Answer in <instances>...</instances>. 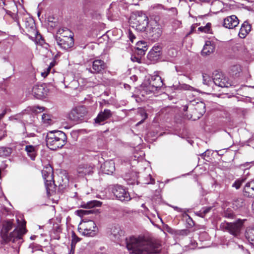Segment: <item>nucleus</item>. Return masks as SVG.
<instances>
[{"mask_svg":"<svg viewBox=\"0 0 254 254\" xmlns=\"http://www.w3.org/2000/svg\"><path fill=\"white\" fill-rule=\"evenodd\" d=\"M17 223L13 231L9 235L8 232L14 226V220H9L3 223L2 229V238L6 242H11V246L15 249L19 248L22 244V236L26 233V221L22 218L16 219Z\"/></svg>","mask_w":254,"mask_h":254,"instance_id":"f257e3e1","label":"nucleus"},{"mask_svg":"<svg viewBox=\"0 0 254 254\" xmlns=\"http://www.w3.org/2000/svg\"><path fill=\"white\" fill-rule=\"evenodd\" d=\"M126 248L130 254H153L158 252L159 246H154L151 242L143 237H130L125 239Z\"/></svg>","mask_w":254,"mask_h":254,"instance_id":"f03ea898","label":"nucleus"},{"mask_svg":"<svg viewBox=\"0 0 254 254\" xmlns=\"http://www.w3.org/2000/svg\"><path fill=\"white\" fill-rule=\"evenodd\" d=\"M66 141V134L61 131L50 132L46 137L47 145L53 150L62 148L65 144Z\"/></svg>","mask_w":254,"mask_h":254,"instance_id":"7ed1b4c3","label":"nucleus"},{"mask_svg":"<svg viewBox=\"0 0 254 254\" xmlns=\"http://www.w3.org/2000/svg\"><path fill=\"white\" fill-rule=\"evenodd\" d=\"M59 35L56 38L58 45L64 50H68L74 44L72 32L67 28H60L57 31Z\"/></svg>","mask_w":254,"mask_h":254,"instance_id":"20e7f679","label":"nucleus"},{"mask_svg":"<svg viewBox=\"0 0 254 254\" xmlns=\"http://www.w3.org/2000/svg\"><path fill=\"white\" fill-rule=\"evenodd\" d=\"M131 27L138 31H144L148 24L147 15L141 11H138L130 18Z\"/></svg>","mask_w":254,"mask_h":254,"instance_id":"39448f33","label":"nucleus"},{"mask_svg":"<svg viewBox=\"0 0 254 254\" xmlns=\"http://www.w3.org/2000/svg\"><path fill=\"white\" fill-rule=\"evenodd\" d=\"M163 85L161 77L158 75H154L148 81L143 83V91L147 94L155 93Z\"/></svg>","mask_w":254,"mask_h":254,"instance_id":"423d86ee","label":"nucleus"},{"mask_svg":"<svg viewBox=\"0 0 254 254\" xmlns=\"http://www.w3.org/2000/svg\"><path fill=\"white\" fill-rule=\"evenodd\" d=\"M78 229L79 233L83 236L94 237L96 235L98 229L93 220L83 219L80 223Z\"/></svg>","mask_w":254,"mask_h":254,"instance_id":"0eeeda50","label":"nucleus"},{"mask_svg":"<svg viewBox=\"0 0 254 254\" xmlns=\"http://www.w3.org/2000/svg\"><path fill=\"white\" fill-rule=\"evenodd\" d=\"M244 220L239 219L234 222H225L221 224V228L223 231L227 232L235 237H238L243 228Z\"/></svg>","mask_w":254,"mask_h":254,"instance_id":"6e6552de","label":"nucleus"},{"mask_svg":"<svg viewBox=\"0 0 254 254\" xmlns=\"http://www.w3.org/2000/svg\"><path fill=\"white\" fill-rule=\"evenodd\" d=\"M17 23L19 26L22 24L28 31L32 32L34 35L37 34V31L35 30L34 21L29 15H24L21 17H19Z\"/></svg>","mask_w":254,"mask_h":254,"instance_id":"1a4fd4ad","label":"nucleus"},{"mask_svg":"<svg viewBox=\"0 0 254 254\" xmlns=\"http://www.w3.org/2000/svg\"><path fill=\"white\" fill-rule=\"evenodd\" d=\"M42 176L45 181V186L48 193H50V187H52L54 184L53 171L51 166H46L42 170Z\"/></svg>","mask_w":254,"mask_h":254,"instance_id":"9d476101","label":"nucleus"},{"mask_svg":"<svg viewBox=\"0 0 254 254\" xmlns=\"http://www.w3.org/2000/svg\"><path fill=\"white\" fill-rule=\"evenodd\" d=\"M28 92L37 99L45 98L48 93V89L45 84L34 85L32 89H29Z\"/></svg>","mask_w":254,"mask_h":254,"instance_id":"9b49d317","label":"nucleus"},{"mask_svg":"<svg viewBox=\"0 0 254 254\" xmlns=\"http://www.w3.org/2000/svg\"><path fill=\"white\" fill-rule=\"evenodd\" d=\"M213 82L217 86L220 87H229L231 86L228 78L221 72H218L214 74Z\"/></svg>","mask_w":254,"mask_h":254,"instance_id":"f8f14e48","label":"nucleus"},{"mask_svg":"<svg viewBox=\"0 0 254 254\" xmlns=\"http://www.w3.org/2000/svg\"><path fill=\"white\" fill-rule=\"evenodd\" d=\"M114 195L122 201H128L131 197L126 190L121 186H116L113 189Z\"/></svg>","mask_w":254,"mask_h":254,"instance_id":"ddd939ff","label":"nucleus"},{"mask_svg":"<svg viewBox=\"0 0 254 254\" xmlns=\"http://www.w3.org/2000/svg\"><path fill=\"white\" fill-rule=\"evenodd\" d=\"M87 112L84 107H79L73 109L69 114L70 120L74 122H78L86 115Z\"/></svg>","mask_w":254,"mask_h":254,"instance_id":"4468645a","label":"nucleus"},{"mask_svg":"<svg viewBox=\"0 0 254 254\" xmlns=\"http://www.w3.org/2000/svg\"><path fill=\"white\" fill-rule=\"evenodd\" d=\"M239 20L234 15L229 16L224 19L223 26L226 28L233 29L238 26Z\"/></svg>","mask_w":254,"mask_h":254,"instance_id":"2eb2a0df","label":"nucleus"},{"mask_svg":"<svg viewBox=\"0 0 254 254\" xmlns=\"http://www.w3.org/2000/svg\"><path fill=\"white\" fill-rule=\"evenodd\" d=\"M111 235L112 239L120 242L124 237V232L119 225H116L111 228Z\"/></svg>","mask_w":254,"mask_h":254,"instance_id":"dca6fc26","label":"nucleus"},{"mask_svg":"<svg viewBox=\"0 0 254 254\" xmlns=\"http://www.w3.org/2000/svg\"><path fill=\"white\" fill-rule=\"evenodd\" d=\"M93 166L91 165L83 164L78 166L77 172L79 176H84L92 173L93 172Z\"/></svg>","mask_w":254,"mask_h":254,"instance_id":"f3484780","label":"nucleus"},{"mask_svg":"<svg viewBox=\"0 0 254 254\" xmlns=\"http://www.w3.org/2000/svg\"><path fill=\"white\" fill-rule=\"evenodd\" d=\"M112 114L109 109H105L103 112H100L95 119V122L98 124L104 122L111 117Z\"/></svg>","mask_w":254,"mask_h":254,"instance_id":"a211bd4d","label":"nucleus"},{"mask_svg":"<svg viewBox=\"0 0 254 254\" xmlns=\"http://www.w3.org/2000/svg\"><path fill=\"white\" fill-rule=\"evenodd\" d=\"M243 192L246 196L254 197V180L250 181L245 185Z\"/></svg>","mask_w":254,"mask_h":254,"instance_id":"6ab92c4d","label":"nucleus"},{"mask_svg":"<svg viewBox=\"0 0 254 254\" xmlns=\"http://www.w3.org/2000/svg\"><path fill=\"white\" fill-rule=\"evenodd\" d=\"M161 28L159 26L153 27L148 32V37L153 41H156L161 36Z\"/></svg>","mask_w":254,"mask_h":254,"instance_id":"aec40b11","label":"nucleus"},{"mask_svg":"<svg viewBox=\"0 0 254 254\" xmlns=\"http://www.w3.org/2000/svg\"><path fill=\"white\" fill-rule=\"evenodd\" d=\"M161 55V47L160 46H155L148 54V58L150 60H156Z\"/></svg>","mask_w":254,"mask_h":254,"instance_id":"412c9836","label":"nucleus"},{"mask_svg":"<svg viewBox=\"0 0 254 254\" xmlns=\"http://www.w3.org/2000/svg\"><path fill=\"white\" fill-rule=\"evenodd\" d=\"M106 67L105 62L101 60H95L93 62L92 69L95 73H99Z\"/></svg>","mask_w":254,"mask_h":254,"instance_id":"4be33fe9","label":"nucleus"},{"mask_svg":"<svg viewBox=\"0 0 254 254\" xmlns=\"http://www.w3.org/2000/svg\"><path fill=\"white\" fill-rule=\"evenodd\" d=\"M191 105L195 106L194 109L200 116H202L206 111L205 104L203 102H198L195 101H192L190 102L189 106Z\"/></svg>","mask_w":254,"mask_h":254,"instance_id":"5701e85b","label":"nucleus"},{"mask_svg":"<svg viewBox=\"0 0 254 254\" xmlns=\"http://www.w3.org/2000/svg\"><path fill=\"white\" fill-rule=\"evenodd\" d=\"M215 46L211 42L207 41L205 42L201 54L203 56H207L214 52Z\"/></svg>","mask_w":254,"mask_h":254,"instance_id":"b1692460","label":"nucleus"},{"mask_svg":"<svg viewBox=\"0 0 254 254\" xmlns=\"http://www.w3.org/2000/svg\"><path fill=\"white\" fill-rule=\"evenodd\" d=\"M251 26L247 22H245L242 25L240 32L239 33V36L241 38H244L246 35L251 31Z\"/></svg>","mask_w":254,"mask_h":254,"instance_id":"393cba45","label":"nucleus"},{"mask_svg":"<svg viewBox=\"0 0 254 254\" xmlns=\"http://www.w3.org/2000/svg\"><path fill=\"white\" fill-rule=\"evenodd\" d=\"M115 170L114 163L112 161H106L103 165V171L105 174H111Z\"/></svg>","mask_w":254,"mask_h":254,"instance_id":"a878e982","label":"nucleus"},{"mask_svg":"<svg viewBox=\"0 0 254 254\" xmlns=\"http://www.w3.org/2000/svg\"><path fill=\"white\" fill-rule=\"evenodd\" d=\"M245 237L247 240L254 246V228L248 227L245 231Z\"/></svg>","mask_w":254,"mask_h":254,"instance_id":"bb28decb","label":"nucleus"},{"mask_svg":"<svg viewBox=\"0 0 254 254\" xmlns=\"http://www.w3.org/2000/svg\"><path fill=\"white\" fill-rule=\"evenodd\" d=\"M25 151L27 155L30 157L32 160H34L37 155V150L36 147L33 145H26L25 147Z\"/></svg>","mask_w":254,"mask_h":254,"instance_id":"cd10ccee","label":"nucleus"},{"mask_svg":"<svg viewBox=\"0 0 254 254\" xmlns=\"http://www.w3.org/2000/svg\"><path fill=\"white\" fill-rule=\"evenodd\" d=\"M101 203L97 200H92L87 202V203L83 202L81 207L85 208H90L95 206H100Z\"/></svg>","mask_w":254,"mask_h":254,"instance_id":"c85d7f7f","label":"nucleus"},{"mask_svg":"<svg viewBox=\"0 0 254 254\" xmlns=\"http://www.w3.org/2000/svg\"><path fill=\"white\" fill-rule=\"evenodd\" d=\"M44 108L40 106H29L27 108L26 111L28 113H40L44 111Z\"/></svg>","mask_w":254,"mask_h":254,"instance_id":"c756f323","label":"nucleus"},{"mask_svg":"<svg viewBox=\"0 0 254 254\" xmlns=\"http://www.w3.org/2000/svg\"><path fill=\"white\" fill-rule=\"evenodd\" d=\"M245 204L244 200L242 198H239L235 200L233 203V208L235 209H239L243 206H244Z\"/></svg>","mask_w":254,"mask_h":254,"instance_id":"7c9ffc66","label":"nucleus"},{"mask_svg":"<svg viewBox=\"0 0 254 254\" xmlns=\"http://www.w3.org/2000/svg\"><path fill=\"white\" fill-rule=\"evenodd\" d=\"M94 210H86L79 209V210H76L75 212V213L77 215L79 216V217H83V216H84L85 215H88L90 214H92L94 213Z\"/></svg>","mask_w":254,"mask_h":254,"instance_id":"2f4dec72","label":"nucleus"},{"mask_svg":"<svg viewBox=\"0 0 254 254\" xmlns=\"http://www.w3.org/2000/svg\"><path fill=\"white\" fill-rule=\"evenodd\" d=\"M147 50L146 46H142L141 48L137 47L135 51V53L137 56L141 57L142 56L144 55L145 52Z\"/></svg>","mask_w":254,"mask_h":254,"instance_id":"473e14b6","label":"nucleus"},{"mask_svg":"<svg viewBox=\"0 0 254 254\" xmlns=\"http://www.w3.org/2000/svg\"><path fill=\"white\" fill-rule=\"evenodd\" d=\"M211 26V24L210 23H207L205 26L199 27L198 30L204 33H210Z\"/></svg>","mask_w":254,"mask_h":254,"instance_id":"72a5a7b5","label":"nucleus"},{"mask_svg":"<svg viewBox=\"0 0 254 254\" xmlns=\"http://www.w3.org/2000/svg\"><path fill=\"white\" fill-rule=\"evenodd\" d=\"M71 237V247H72V249H73L75 248L76 244L80 241V239L78 237L74 232H72Z\"/></svg>","mask_w":254,"mask_h":254,"instance_id":"f704fd0d","label":"nucleus"},{"mask_svg":"<svg viewBox=\"0 0 254 254\" xmlns=\"http://www.w3.org/2000/svg\"><path fill=\"white\" fill-rule=\"evenodd\" d=\"M241 67L240 65L238 64L232 66L231 68V73L233 75H235L239 73L241 71Z\"/></svg>","mask_w":254,"mask_h":254,"instance_id":"c9c22d12","label":"nucleus"},{"mask_svg":"<svg viewBox=\"0 0 254 254\" xmlns=\"http://www.w3.org/2000/svg\"><path fill=\"white\" fill-rule=\"evenodd\" d=\"M138 112L142 117V119L137 124V125L142 124L144 122V121L147 118V114L145 112L144 109H139L138 110Z\"/></svg>","mask_w":254,"mask_h":254,"instance_id":"e433bc0d","label":"nucleus"},{"mask_svg":"<svg viewBox=\"0 0 254 254\" xmlns=\"http://www.w3.org/2000/svg\"><path fill=\"white\" fill-rule=\"evenodd\" d=\"M203 83L204 84L210 85L213 82V79H212L207 74L203 75Z\"/></svg>","mask_w":254,"mask_h":254,"instance_id":"4c0bfd02","label":"nucleus"},{"mask_svg":"<svg viewBox=\"0 0 254 254\" xmlns=\"http://www.w3.org/2000/svg\"><path fill=\"white\" fill-rule=\"evenodd\" d=\"M42 119L43 123L46 125H50L51 123V117L48 114H44L42 115Z\"/></svg>","mask_w":254,"mask_h":254,"instance_id":"58836bf2","label":"nucleus"},{"mask_svg":"<svg viewBox=\"0 0 254 254\" xmlns=\"http://www.w3.org/2000/svg\"><path fill=\"white\" fill-rule=\"evenodd\" d=\"M243 182V180H238L235 182V183L233 184V187L236 188V189H238L240 188Z\"/></svg>","mask_w":254,"mask_h":254,"instance_id":"ea45409f","label":"nucleus"},{"mask_svg":"<svg viewBox=\"0 0 254 254\" xmlns=\"http://www.w3.org/2000/svg\"><path fill=\"white\" fill-rule=\"evenodd\" d=\"M135 53L134 55H132L131 57V59L132 60V61H133V62H137L138 63H141V58L140 57L137 56H136L135 55Z\"/></svg>","mask_w":254,"mask_h":254,"instance_id":"a19ab883","label":"nucleus"},{"mask_svg":"<svg viewBox=\"0 0 254 254\" xmlns=\"http://www.w3.org/2000/svg\"><path fill=\"white\" fill-rule=\"evenodd\" d=\"M51 69H50V67H47L44 71L41 72V75L43 77H46L47 76V75L50 73V71H51Z\"/></svg>","mask_w":254,"mask_h":254,"instance_id":"79ce46f5","label":"nucleus"},{"mask_svg":"<svg viewBox=\"0 0 254 254\" xmlns=\"http://www.w3.org/2000/svg\"><path fill=\"white\" fill-rule=\"evenodd\" d=\"M211 209V207H207L205 208H203L201 210L202 211V213L204 214V216L206 215L207 213L210 212Z\"/></svg>","mask_w":254,"mask_h":254,"instance_id":"37998d69","label":"nucleus"},{"mask_svg":"<svg viewBox=\"0 0 254 254\" xmlns=\"http://www.w3.org/2000/svg\"><path fill=\"white\" fill-rule=\"evenodd\" d=\"M128 37L131 42H133V40L135 38V37L134 35V34L130 30L128 32Z\"/></svg>","mask_w":254,"mask_h":254,"instance_id":"c03bdc74","label":"nucleus"},{"mask_svg":"<svg viewBox=\"0 0 254 254\" xmlns=\"http://www.w3.org/2000/svg\"><path fill=\"white\" fill-rule=\"evenodd\" d=\"M189 231L188 230H182L179 231L178 234L182 235H188Z\"/></svg>","mask_w":254,"mask_h":254,"instance_id":"a18cd8bd","label":"nucleus"},{"mask_svg":"<svg viewBox=\"0 0 254 254\" xmlns=\"http://www.w3.org/2000/svg\"><path fill=\"white\" fill-rule=\"evenodd\" d=\"M197 26V24H192L190 27V34L193 33L195 30V29L196 28Z\"/></svg>","mask_w":254,"mask_h":254,"instance_id":"49530a36","label":"nucleus"},{"mask_svg":"<svg viewBox=\"0 0 254 254\" xmlns=\"http://www.w3.org/2000/svg\"><path fill=\"white\" fill-rule=\"evenodd\" d=\"M137 47H139L141 48L142 46H146V44L145 42L143 41H138L136 44Z\"/></svg>","mask_w":254,"mask_h":254,"instance_id":"de8ad7c7","label":"nucleus"},{"mask_svg":"<svg viewBox=\"0 0 254 254\" xmlns=\"http://www.w3.org/2000/svg\"><path fill=\"white\" fill-rule=\"evenodd\" d=\"M154 8H158V9H166L164 6L161 4H156L154 6Z\"/></svg>","mask_w":254,"mask_h":254,"instance_id":"09e8293b","label":"nucleus"},{"mask_svg":"<svg viewBox=\"0 0 254 254\" xmlns=\"http://www.w3.org/2000/svg\"><path fill=\"white\" fill-rule=\"evenodd\" d=\"M148 177L149 178L150 181L149 182H145V184H154V180L151 178V175H149L148 176Z\"/></svg>","mask_w":254,"mask_h":254,"instance_id":"8fccbe9b","label":"nucleus"},{"mask_svg":"<svg viewBox=\"0 0 254 254\" xmlns=\"http://www.w3.org/2000/svg\"><path fill=\"white\" fill-rule=\"evenodd\" d=\"M239 248L241 249L243 252L245 254H250V253L247 250H244V247L243 246H238Z\"/></svg>","mask_w":254,"mask_h":254,"instance_id":"3c124183","label":"nucleus"},{"mask_svg":"<svg viewBox=\"0 0 254 254\" xmlns=\"http://www.w3.org/2000/svg\"><path fill=\"white\" fill-rule=\"evenodd\" d=\"M196 214L197 216H200V217H202V218H203V217H205V216H204V214H203V213H202V210H200V211H198V212H196Z\"/></svg>","mask_w":254,"mask_h":254,"instance_id":"603ef678","label":"nucleus"},{"mask_svg":"<svg viewBox=\"0 0 254 254\" xmlns=\"http://www.w3.org/2000/svg\"><path fill=\"white\" fill-rule=\"evenodd\" d=\"M225 215L226 217L230 218H233V216H234V215L233 213H227V212L225 213Z\"/></svg>","mask_w":254,"mask_h":254,"instance_id":"864d4df0","label":"nucleus"},{"mask_svg":"<svg viewBox=\"0 0 254 254\" xmlns=\"http://www.w3.org/2000/svg\"><path fill=\"white\" fill-rule=\"evenodd\" d=\"M56 64V61L55 60H53L52 62L50 63V65L48 66V67H50L51 69L53 67H54Z\"/></svg>","mask_w":254,"mask_h":254,"instance_id":"5fc2aeb1","label":"nucleus"},{"mask_svg":"<svg viewBox=\"0 0 254 254\" xmlns=\"http://www.w3.org/2000/svg\"><path fill=\"white\" fill-rule=\"evenodd\" d=\"M114 5H115L114 4H112L111 5V6H110V7L109 8V9L108 10H109V12H110V13H112V11L113 10V8H114Z\"/></svg>","mask_w":254,"mask_h":254,"instance_id":"6e6d98bb","label":"nucleus"},{"mask_svg":"<svg viewBox=\"0 0 254 254\" xmlns=\"http://www.w3.org/2000/svg\"><path fill=\"white\" fill-rule=\"evenodd\" d=\"M6 113V111L4 110L3 111V112L0 114V120L3 117V116L5 115Z\"/></svg>","mask_w":254,"mask_h":254,"instance_id":"4d7b16f0","label":"nucleus"},{"mask_svg":"<svg viewBox=\"0 0 254 254\" xmlns=\"http://www.w3.org/2000/svg\"><path fill=\"white\" fill-rule=\"evenodd\" d=\"M185 88L186 89H188V90H191V89H193V88L192 87H191L188 85H185Z\"/></svg>","mask_w":254,"mask_h":254,"instance_id":"13d9d810","label":"nucleus"},{"mask_svg":"<svg viewBox=\"0 0 254 254\" xmlns=\"http://www.w3.org/2000/svg\"><path fill=\"white\" fill-rule=\"evenodd\" d=\"M74 250H75V248L72 249V247H71V249L70 250L69 254H74Z\"/></svg>","mask_w":254,"mask_h":254,"instance_id":"bf43d9fd","label":"nucleus"},{"mask_svg":"<svg viewBox=\"0 0 254 254\" xmlns=\"http://www.w3.org/2000/svg\"><path fill=\"white\" fill-rule=\"evenodd\" d=\"M141 207L142 208H143L144 209H146V210H148V208L146 207L145 204L143 203L142 205H141Z\"/></svg>","mask_w":254,"mask_h":254,"instance_id":"052dcab7","label":"nucleus"},{"mask_svg":"<svg viewBox=\"0 0 254 254\" xmlns=\"http://www.w3.org/2000/svg\"><path fill=\"white\" fill-rule=\"evenodd\" d=\"M171 9L172 10V11L177 13V9L176 8L172 7V8H171Z\"/></svg>","mask_w":254,"mask_h":254,"instance_id":"680f3d73","label":"nucleus"},{"mask_svg":"<svg viewBox=\"0 0 254 254\" xmlns=\"http://www.w3.org/2000/svg\"><path fill=\"white\" fill-rule=\"evenodd\" d=\"M252 207L253 212L254 213V201H253V202L252 203Z\"/></svg>","mask_w":254,"mask_h":254,"instance_id":"e2e57ef3","label":"nucleus"},{"mask_svg":"<svg viewBox=\"0 0 254 254\" xmlns=\"http://www.w3.org/2000/svg\"><path fill=\"white\" fill-rule=\"evenodd\" d=\"M188 108V106H185L184 107L183 110H184V111H187Z\"/></svg>","mask_w":254,"mask_h":254,"instance_id":"0e129e2a","label":"nucleus"},{"mask_svg":"<svg viewBox=\"0 0 254 254\" xmlns=\"http://www.w3.org/2000/svg\"><path fill=\"white\" fill-rule=\"evenodd\" d=\"M64 35H66V32H64Z\"/></svg>","mask_w":254,"mask_h":254,"instance_id":"69168bd1","label":"nucleus"},{"mask_svg":"<svg viewBox=\"0 0 254 254\" xmlns=\"http://www.w3.org/2000/svg\"><path fill=\"white\" fill-rule=\"evenodd\" d=\"M190 1H194V0H190Z\"/></svg>","mask_w":254,"mask_h":254,"instance_id":"338daca9","label":"nucleus"},{"mask_svg":"<svg viewBox=\"0 0 254 254\" xmlns=\"http://www.w3.org/2000/svg\"><path fill=\"white\" fill-rule=\"evenodd\" d=\"M175 209H178V208L177 207H175Z\"/></svg>","mask_w":254,"mask_h":254,"instance_id":"774afa93","label":"nucleus"}]
</instances>
